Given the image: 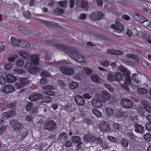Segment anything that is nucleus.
Instances as JSON below:
<instances>
[{
	"mask_svg": "<svg viewBox=\"0 0 151 151\" xmlns=\"http://www.w3.org/2000/svg\"><path fill=\"white\" fill-rule=\"evenodd\" d=\"M75 100L76 103L79 105L83 106L85 104V100L83 97L80 95L76 96L75 97Z\"/></svg>",
	"mask_w": 151,
	"mask_h": 151,
	"instance_id": "1a4fd4ad",
	"label": "nucleus"
},
{
	"mask_svg": "<svg viewBox=\"0 0 151 151\" xmlns=\"http://www.w3.org/2000/svg\"><path fill=\"white\" fill-rule=\"evenodd\" d=\"M24 64V60L21 59H19L16 62V65L18 67H22Z\"/></svg>",
	"mask_w": 151,
	"mask_h": 151,
	"instance_id": "c9c22d12",
	"label": "nucleus"
},
{
	"mask_svg": "<svg viewBox=\"0 0 151 151\" xmlns=\"http://www.w3.org/2000/svg\"><path fill=\"white\" fill-rule=\"evenodd\" d=\"M134 18L136 21L141 23H143L145 22H147L148 23H150L149 21H147L146 18L138 14L134 15Z\"/></svg>",
	"mask_w": 151,
	"mask_h": 151,
	"instance_id": "4468645a",
	"label": "nucleus"
},
{
	"mask_svg": "<svg viewBox=\"0 0 151 151\" xmlns=\"http://www.w3.org/2000/svg\"><path fill=\"white\" fill-rule=\"evenodd\" d=\"M16 114V112L14 111H12L3 113L2 116L4 118H8L9 117H13Z\"/></svg>",
	"mask_w": 151,
	"mask_h": 151,
	"instance_id": "dca6fc26",
	"label": "nucleus"
},
{
	"mask_svg": "<svg viewBox=\"0 0 151 151\" xmlns=\"http://www.w3.org/2000/svg\"><path fill=\"white\" fill-rule=\"evenodd\" d=\"M13 64L12 63H8L4 65L5 68L7 70H10L12 68Z\"/></svg>",
	"mask_w": 151,
	"mask_h": 151,
	"instance_id": "09e8293b",
	"label": "nucleus"
},
{
	"mask_svg": "<svg viewBox=\"0 0 151 151\" xmlns=\"http://www.w3.org/2000/svg\"><path fill=\"white\" fill-rule=\"evenodd\" d=\"M84 70L86 73L88 75H91L93 72V71L92 70L88 68H84Z\"/></svg>",
	"mask_w": 151,
	"mask_h": 151,
	"instance_id": "864d4df0",
	"label": "nucleus"
},
{
	"mask_svg": "<svg viewBox=\"0 0 151 151\" xmlns=\"http://www.w3.org/2000/svg\"><path fill=\"white\" fill-rule=\"evenodd\" d=\"M103 16L104 14L102 12H96L91 13L90 15V17L91 19L94 20H96L101 19Z\"/></svg>",
	"mask_w": 151,
	"mask_h": 151,
	"instance_id": "0eeeda50",
	"label": "nucleus"
},
{
	"mask_svg": "<svg viewBox=\"0 0 151 151\" xmlns=\"http://www.w3.org/2000/svg\"><path fill=\"white\" fill-rule=\"evenodd\" d=\"M41 75L42 77H48L50 76V74L47 71L43 70L42 72Z\"/></svg>",
	"mask_w": 151,
	"mask_h": 151,
	"instance_id": "5fc2aeb1",
	"label": "nucleus"
},
{
	"mask_svg": "<svg viewBox=\"0 0 151 151\" xmlns=\"http://www.w3.org/2000/svg\"><path fill=\"white\" fill-rule=\"evenodd\" d=\"M115 81H121L123 78L122 75L119 73H117L115 75Z\"/></svg>",
	"mask_w": 151,
	"mask_h": 151,
	"instance_id": "a19ab883",
	"label": "nucleus"
},
{
	"mask_svg": "<svg viewBox=\"0 0 151 151\" xmlns=\"http://www.w3.org/2000/svg\"><path fill=\"white\" fill-rule=\"evenodd\" d=\"M107 79L109 81H115V77L112 73H109L108 74Z\"/></svg>",
	"mask_w": 151,
	"mask_h": 151,
	"instance_id": "4c0bfd02",
	"label": "nucleus"
},
{
	"mask_svg": "<svg viewBox=\"0 0 151 151\" xmlns=\"http://www.w3.org/2000/svg\"><path fill=\"white\" fill-rule=\"evenodd\" d=\"M81 138L78 136H73L72 138V141L73 143H78L81 141Z\"/></svg>",
	"mask_w": 151,
	"mask_h": 151,
	"instance_id": "58836bf2",
	"label": "nucleus"
},
{
	"mask_svg": "<svg viewBox=\"0 0 151 151\" xmlns=\"http://www.w3.org/2000/svg\"><path fill=\"white\" fill-rule=\"evenodd\" d=\"M43 89L45 90H53L54 89V87L52 85H48L43 87Z\"/></svg>",
	"mask_w": 151,
	"mask_h": 151,
	"instance_id": "4d7b16f0",
	"label": "nucleus"
},
{
	"mask_svg": "<svg viewBox=\"0 0 151 151\" xmlns=\"http://www.w3.org/2000/svg\"><path fill=\"white\" fill-rule=\"evenodd\" d=\"M95 99H96L98 101H101V103H104V100L103 99L102 94H101L99 93H97L95 96Z\"/></svg>",
	"mask_w": 151,
	"mask_h": 151,
	"instance_id": "f704fd0d",
	"label": "nucleus"
},
{
	"mask_svg": "<svg viewBox=\"0 0 151 151\" xmlns=\"http://www.w3.org/2000/svg\"><path fill=\"white\" fill-rule=\"evenodd\" d=\"M120 71L123 73L125 76L126 77L127 80L126 81V83L128 85H130L131 84V80L129 75V72L126 68L124 67H121L120 68Z\"/></svg>",
	"mask_w": 151,
	"mask_h": 151,
	"instance_id": "7ed1b4c3",
	"label": "nucleus"
},
{
	"mask_svg": "<svg viewBox=\"0 0 151 151\" xmlns=\"http://www.w3.org/2000/svg\"><path fill=\"white\" fill-rule=\"evenodd\" d=\"M92 105L94 107L99 108L103 106V104L96 99L93 98L91 101Z\"/></svg>",
	"mask_w": 151,
	"mask_h": 151,
	"instance_id": "f8f14e48",
	"label": "nucleus"
},
{
	"mask_svg": "<svg viewBox=\"0 0 151 151\" xmlns=\"http://www.w3.org/2000/svg\"><path fill=\"white\" fill-rule=\"evenodd\" d=\"M92 112L93 114L98 117H100L102 116V114L101 112L95 109H92Z\"/></svg>",
	"mask_w": 151,
	"mask_h": 151,
	"instance_id": "c85d7f7f",
	"label": "nucleus"
},
{
	"mask_svg": "<svg viewBox=\"0 0 151 151\" xmlns=\"http://www.w3.org/2000/svg\"><path fill=\"white\" fill-rule=\"evenodd\" d=\"M30 46V44L27 41L20 40L19 47L25 48H28Z\"/></svg>",
	"mask_w": 151,
	"mask_h": 151,
	"instance_id": "412c9836",
	"label": "nucleus"
},
{
	"mask_svg": "<svg viewBox=\"0 0 151 151\" xmlns=\"http://www.w3.org/2000/svg\"><path fill=\"white\" fill-rule=\"evenodd\" d=\"M20 40L15 38L13 37H11L10 39L11 44L14 47L18 46L20 43Z\"/></svg>",
	"mask_w": 151,
	"mask_h": 151,
	"instance_id": "6ab92c4d",
	"label": "nucleus"
},
{
	"mask_svg": "<svg viewBox=\"0 0 151 151\" xmlns=\"http://www.w3.org/2000/svg\"><path fill=\"white\" fill-rule=\"evenodd\" d=\"M100 63L102 65L105 67L108 66L109 64V62L108 61H100Z\"/></svg>",
	"mask_w": 151,
	"mask_h": 151,
	"instance_id": "052dcab7",
	"label": "nucleus"
},
{
	"mask_svg": "<svg viewBox=\"0 0 151 151\" xmlns=\"http://www.w3.org/2000/svg\"><path fill=\"white\" fill-rule=\"evenodd\" d=\"M101 94L102 95L103 99L104 100V103L106 101L109 100L111 98L110 95L106 91L102 92Z\"/></svg>",
	"mask_w": 151,
	"mask_h": 151,
	"instance_id": "4be33fe9",
	"label": "nucleus"
},
{
	"mask_svg": "<svg viewBox=\"0 0 151 151\" xmlns=\"http://www.w3.org/2000/svg\"><path fill=\"white\" fill-rule=\"evenodd\" d=\"M79 86V85L76 82H73L70 84V88L71 89H76Z\"/></svg>",
	"mask_w": 151,
	"mask_h": 151,
	"instance_id": "a18cd8bd",
	"label": "nucleus"
},
{
	"mask_svg": "<svg viewBox=\"0 0 151 151\" xmlns=\"http://www.w3.org/2000/svg\"><path fill=\"white\" fill-rule=\"evenodd\" d=\"M137 91L139 94L145 95L147 92V90L145 88H139L137 89Z\"/></svg>",
	"mask_w": 151,
	"mask_h": 151,
	"instance_id": "49530a36",
	"label": "nucleus"
},
{
	"mask_svg": "<svg viewBox=\"0 0 151 151\" xmlns=\"http://www.w3.org/2000/svg\"><path fill=\"white\" fill-rule=\"evenodd\" d=\"M72 143L71 141L69 140H67L65 144V147L70 148L72 146Z\"/></svg>",
	"mask_w": 151,
	"mask_h": 151,
	"instance_id": "13d9d810",
	"label": "nucleus"
},
{
	"mask_svg": "<svg viewBox=\"0 0 151 151\" xmlns=\"http://www.w3.org/2000/svg\"><path fill=\"white\" fill-rule=\"evenodd\" d=\"M60 69L62 73L67 76H71L73 75L74 72L72 68L67 66H61L60 67Z\"/></svg>",
	"mask_w": 151,
	"mask_h": 151,
	"instance_id": "f03ea898",
	"label": "nucleus"
},
{
	"mask_svg": "<svg viewBox=\"0 0 151 151\" xmlns=\"http://www.w3.org/2000/svg\"><path fill=\"white\" fill-rule=\"evenodd\" d=\"M32 103L31 102H29L26 107V110L29 111L32 108Z\"/></svg>",
	"mask_w": 151,
	"mask_h": 151,
	"instance_id": "0e129e2a",
	"label": "nucleus"
},
{
	"mask_svg": "<svg viewBox=\"0 0 151 151\" xmlns=\"http://www.w3.org/2000/svg\"><path fill=\"white\" fill-rule=\"evenodd\" d=\"M126 112H122L121 111H118L116 113V116L118 119L121 118L126 116Z\"/></svg>",
	"mask_w": 151,
	"mask_h": 151,
	"instance_id": "7c9ffc66",
	"label": "nucleus"
},
{
	"mask_svg": "<svg viewBox=\"0 0 151 151\" xmlns=\"http://www.w3.org/2000/svg\"><path fill=\"white\" fill-rule=\"evenodd\" d=\"M43 93L44 94L50 96H54L55 95V92L51 90L44 91H43Z\"/></svg>",
	"mask_w": 151,
	"mask_h": 151,
	"instance_id": "37998d69",
	"label": "nucleus"
},
{
	"mask_svg": "<svg viewBox=\"0 0 151 151\" xmlns=\"http://www.w3.org/2000/svg\"><path fill=\"white\" fill-rule=\"evenodd\" d=\"M121 104L123 107L128 108H132L133 105L132 101L126 98L123 99L121 100Z\"/></svg>",
	"mask_w": 151,
	"mask_h": 151,
	"instance_id": "20e7f679",
	"label": "nucleus"
},
{
	"mask_svg": "<svg viewBox=\"0 0 151 151\" xmlns=\"http://www.w3.org/2000/svg\"><path fill=\"white\" fill-rule=\"evenodd\" d=\"M81 7L85 9H87L88 8V4L87 2L83 1L82 2L81 4Z\"/></svg>",
	"mask_w": 151,
	"mask_h": 151,
	"instance_id": "e2e57ef3",
	"label": "nucleus"
},
{
	"mask_svg": "<svg viewBox=\"0 0 151 151\" xmlns=\"http://www.w3.org/2000/svg\"><path fill=\"white\" fill-rule=\"evenodd\" d=\"M15 89L14 87L10 84L6 85L3 88V91L6 93L8 94L15 91Z\"/></svg>",
	"mask_w": 151,
	"mask_h": 151,
	"instance_id": "6e6552de",
	"label": "nucleus"
},
{
	"mask_svg": "<svg viewBox=\"0 0 151 151\" xmlns=\"http://www.w3.org/2000/svg\"><path fill=\"white\" fill-rule=\"evenodd\" d=\"M104 113L106 116L109 118L112 117L114 115V110L110 107H107L105 108Z\"/></svg>",
	"mask_w": 151,
	"mask_h": 151,
	"instance_id": "9b49d317",
	"label": "nucleus"
},
{
	"mask_svg": "<svg viewBox=\"0 0 151 151\" xmlns=\"http://www.w3.org/2000/svg\"><path fill=\"white\" fill-rule=\"evenodd\" d=\"M73 59L79 63H83L85 61V59L84 57L80 55H77Z\"/></svg>",
	"mask_w": 151,
	"mask_h": 151,
	"instance_id": "b1692460",
	"label": "nucleus"
},
{
	"mask_svg": "<svg viewBox=\"0 0 151 151\" xmlns=\"http://www.w3.org/2000/svg\"><path fill=\"white\" fill-rule=\"evenodd\" d=\"M39 71V69L35 66H33L29 71V73H31L35 74L37 73Z\"/></svg>",
	"mask_w": 151,
	"mask_h": 151,
	"instance_id": "2f4dec72",
	"label": "nucleus"
},
{
	"mask_svg": "<svg viewBox=\"0 0 151 151\" xmlns=\"http://www.w3.org/2000/svg\"><path fill=\"white\" fill-rule=\"evenodd\" d=\"M23 127L22 124L20 122H17L14 124L13 125V130L16 133H18L20 132Z\"/></svg>",
	"mask_w": 151,
	"mask_h": 151,
	"instance_id": "ddd939ff",
	"label": "nucleus"
},
{
	"mask_svg": "<svg viewBox=\"0 0 151 151\" xmlns=\"http://www.w3.org/2000/svg\"><path fill=\"white\" fill-rule=\"evenodd\" d=\"M134 126V130L136 132L139 134H142L144 133V128L142 126L136 123L135 124Z\"/></svg>",
	"mask_w": 151,
	"mask_h": 151,
	"instance_id": "f3484780",
	"label": "nucleus"
},
{
	"mask_svg": "<svg viewBox=\"0 0 151 151\" xmlns=\"http://www.w3.org/2000/svg\"><path fill=\"white\" fill-rule=\"evenodd\" d=\"M111 28L114 29L115 32L120 33L124 29V25L120 22L116 21L114 24H112Z\"/></svg>",
	"mask_w": 151,
	"mask_h": 151,
	"instance_id": "f257e3e1",
	"label": "nucleus"
},
{
	"mask_svg": "<svg viewBox=\"0 0 151 151\" xmlns=\"http://www.w3.org/2000/svg\"><path fill=\"white\" fill-rule=\"evenodd\" d=\"M59 4L60 5V6L64 7H65L67 5V2L66 1H60L59 2Z\"/></svg>",
	"mask_w": 151,
	"mask_h": 151,
	"instance_id": "338daca9",
	"label": "nucleus"
},
{
	"mask_svg": "<svg viewBox=\"0 0 151 151\" xmlns=\"http://www.w3.org/2000/svg\"><path fill=\"white\" fill-rule=\"evenodd\" d=\"M6 83V81L5 77L1 76H0V84L4 85Z\"/></svg>",
	"mask_w": 151,
	"mask_h": 151,
	"instance_id": "3c124183",
	"label": "nucleus"
},
{
	"mask_svg": "<svg viewBox=\"0 0 151 151\" xmlns=\"http://www.w3.org/2000/svg\"><path fill=\"white\" fill-rule=\"evenodd\" d=\"M41 99L42 102L45 103H50L52 102L51 98L49 96L42 97Z\"/></svg>",
	"mask_w": 151,
	"mask_h": 151,
	"instance_id": "72a5a7b5",
	"label": "nucleus"
},
{
	"mask_svg": "<svg viewBox=\"0 0 151 151\" xmlns=\"http://www.w3.org/2000/svg\"><path fill=\"white\" fill-rule=\"evenodd\" d=\"M37 55L34 54L30 56V59L34 65H37L38 63Z\"/></svg>",
	"mask_w": 151,
	"mask_h": 151,
	"instance_id": "5701e85b",
	"label": "nucleus"
},
{
	"mask_svg": "<svg viewBox=\"0 0 151 151\" xmlns=\"http://www.w3.org/2000/svg\"><path fill=\"white\" fill-rule=\"evenodd\" d=\"M151 137V134L150 133L146 134L144 135V139L147 141H149Z\"/></svg>",
	"mask_w": 151,
	"mask_h": 151,
	"instance_id": "8fccbe9b",
	"label": "nucleus"
},
{
	"mask_svg": "<svg viewBox=\"0 0 151 151\" xmlns=\"http://www.w3.org/2000/svg\"><path fill=\"white\" fill-rule=\"evenodd\" d=\"M104 87L107 89H108L110 91L113 92L114 91V89L112 86L109 84L106 83L104 85Z\"/></svg>",
	"mask_w": 151,
	"mask_h": 151,
	"instance_id": "603ef678",
	"label": "nucleus"
},
{
	"mask_svg": "<svg viewBox=\"0 0 151 151\" xmlns=\"http://www.w3.org/2000/svg\"><path fill=\"white\" fill-rule=\"evenodd\" d=\"M19 82L22 84L24 87L29 83V80L27 78H21L19 80Z\"/></svg>",
	"mask_w": 151,
	"mask_h": 151,
	"instance_id": "473e14b6",
	"label": "nucleus"
},
{
	"mask_svg": "<svg viewBox=\"0 0 151 151\" xmlns=\"http://www.w3.org/2000/svg\"><path fill=\"white\" fill-rule=\"evenodd\" d=\"M7 81L9 83H13L17 80L16 77L11 74H7L6 76Z\"/></svg>",
	"mask_w": 151,
	"mask_h": 151,
	"instance_id": "a211bd4d",
	"label": "nucleus"
},
{
	"mask_svg": "<svg viewBox=\"0 0 151 151\" xmlns=\"http://www.w3.org/2000/svg\"><path fill=\"white\" fill-rule=\"evenodd\" d=\"M16 59V57L14 56H12L9 57L8 59L7 60L9 62H13Z\"/></svg>",
	"mask_w": 151,
	"mask_h": 151,
	"instance_id": "774afa93",
	"label": "nucleus"
},
{
	"mask_svg": "<svg viewBox=\"0 0 151 151\" xmlns=\"http://www.w3.org/2000/svg\"><path fill=\"white\" fill-rule=\"evenodd\" d=\"M13 71L14 72V74H22L24 73L25 71L19 68L14 69Z\"/></svg>",
	"mask_w": 151,
	"mask_h": 151,
	"instance_id": "c03bdc74",
	"label": "nucleus"
},
{
	"mask_svg": "<svg viewBox=\"0 0 151 151\" xmlns=\"http://www.w3.org/2000/svg\"><path fill=\"white\" fill-rule=\"evenodd\" d=\"M56 127V123L53 121H50L47 122L44 126V128L50 131L54 130Z\"/></svg>",
	"mask_w": 151,
	"mask_h": 151,
	"instance_id": "39448f33",
	"label": "nucleus"
},
{
	"mask_svg": "<svg viewBox=\"0 0 151 151\" xmlns=\"http://www.w3.org/2000/svg\"><path fill=\"white\" fill-rule=\"evenodd\" d=\"M99 129L102 131L106 132L109 130L110 127L107 122H102L99 126Z\"/></svg>",
	"mask_w": 151,
	"mask_h": 151,
	"instance_id": "9d476101",
	"label": "nucleus"
},
{
	"mask_svg": "<svg viewBox=\"0 0 151 151\" xmlns=\"http://www.w3.org/2000/svg\"><path fill=\"white\" fill-rule=\"evenodd\" d=\"M41 22L43 23L48 26H52V24L50 22H47L43 20H41Z\"/></svg>",
	"mask_w": 151,
	"mask_h": 151,
	"instance_id": "680f3d73",
	"label": "nucleus"
},
{
	"mask_svg": "<svg viewBox=\"0 0 151 151\" xmlns=\"http://www.w3.org/2000/svg\"><path fill=\"white\" fill-rule=\"evenodd\" d=\"M64 12V11L63 9H60L58 8L55 9L54 11V13L57 15L63 14Z\"/></svg>",
	"mask_w": 151,
	"mask_h": 151,
	"instance_id": "e433bc0d",
	"label": "nucleus"
},
{
	"mask_svg": "<svg viewBox=\"0 0 151 151\" xmlns=\"http://www.w3.org/2000/svg\"><path fill=\"white\" fill-rule=\"evenodd\" d=\"M95 139V137L91 134L88 133L84 135L83 140L86 142H91L93 141Z\"/></svg>",
	"mask_w": 151,
	"mask_h": 151,
	"instance_id": "2eb2a0df",
	"label": "nucleus"
},
{
	"mask_svg": "<svg viewBox=\"0 0 151 151\" xmlns=\"http://www.w3.org/2000/svg\"><path fill=\"white\" fill-rule=\"evenodd\" d=\"M128 137L131 139L134 140L135 137L134 134L131 132H129L127 134Z\"/></svg>",
	"mask_w": 151,
	"mask_h": 151,
	"instance_id": "69168bd1",
	"label": "nucleus"
},
{
	"mask_svg": "<svg viewBox=\"0 0 151 151\" xmlns=\"http://www.w3.org/2000/svg\"><path fill=\"white\" fill-rule=\"evenodd\" d=\"M93 94L92 93H85L83 95V98L85 99H90L91 98Z\"/></svg>",
	"mask_w": 151,
	"mask_h": 151,
	"instance_id": "ea45409f",
	"label": "nucleus"
},
{
	"mask_svg": "<svg viewBox=\"0 0 151 151\" xmlns=\"http://www.w3.org/2000/svg\"><path fill=\"white\" fill-rule=\"evenodd\" d=\"M135 34L133 36V37L136 39L141 38L142 37L143 34L142 31L138 30L136 31L135 32Z\"/></svg>",
	"mask_w": 151,
	"mask_h": 151,
	"instance_id": "a878e982",
	"label": "nucleus"
},
{
	"mask_svg": "<svg viewBox=\"0 0 151 151\" xmlns=\"http://www.w3.org/2000/svg\"><path fill=\"white\" fill-rule=\"evenodd\" d=\"M142 104L144 105L145 109L147 111L151 112V108L149 105V103L147 101L142 102Z\"/></svg>",
	"mask_w": 151,
	"mask_h": 151,
	"instance_id": "cd10ccee",
	"label": "nucleus"
},
{
	"mask_svg": "<svg viewBox=\"0 0 151 151\" xmlns=\"http://www.w3.org/2000/svg\"><path fill=\"white\" fill-rule=\"evenodd\" d=\"M32 65L31 61L30 60H28L24 66V68L26 70H29V71L32 68Z\"/></svg>",
	"mask_w": 151,
	"mask_h": 151,
	"instance_id": "c756f323",
	"label": "nucleus"
},
{
	"mask_svg": "<svg viewBox=\"0 0 151 151\" xmlns=\"http://www.w3.org/2000/svg\"><path fill=\"white\" fill-rule=\"evenodd\" d=\"M121 144L123 146L127 147L128 146V142L126 139H123L121 140Z\"/></svg>",
	"mask_w": 151,
	"mask_h": 151,
	"instance_id": "de8ad7c7",
	"label": "nucleus"
},
{
	"mask_svg": "<svg viewBox=\"0 0 151 151\" xmlns=\"http://www.w3.org/2000/svg\"><path fill=\"white\" fill-rule=\"evenodd\" d=\"M43 97V95L41 93H32L28 97L29 99L32 101H38L41 99Z\"/></svg>",
	"mask_w": 151,
	"mask_h": 151,
	"instance_id": "423d86ee",
	"label": "nucleus"
},
{
	"mask_svg": "<svg viewBox=\"0 0 151 151\" xmlns=\"http://www.w3.org/2000/svg\"><path fill=\"white\" fill-rule=\"evenodd\" d=\"M91 79L93 81L96 83H100L101 79L99 76L96 75H93L91 76Z\"/></svg>",
	"mask_w": 151,
	"mask_h": 151,
	"instance_id": "bb28decb",
	"label": "nucleus"
},
{
	"mask_svg": "<svg viewBox=\"0 0 151 151\" xmlns=\"http://www.w3.org/2000/svg\"><path fill=\"white\" fill-rule=\"evenodd\" d=\"M15 87L17 89H20L24 87L20 82L15 83Z\"/></svg>",
	"mask_w": 151,
	"mask_h": 151,
	"instance_id": "6e6d98bb",
	"label": "nucleus"
},
{
	"mask_svg": "<svg viewBox=\"0 0 151 151\" xmlns=\"http://www.w3.org/2000/svg\"><path fill=\"white\" fill-rule=\"evenodd\" d=\"M132 80L134 82L137 83H140V81L138 79V77L136 74H134L132 76Z\"/></svg>",
	"mask_w": 151,
	"mask_h": 151,
	"instance_id": "79ce46f5",
	"label": "nucleus"
},
{
	"mask_svg": "<svg viewBox=\"0 0 151 151\" xmlns=\"http://www.w3.org/2000/svg\"><path fill=\"white\" fill-rule=\"evenodd\" d=\"M67 139V135L66 133L63 132L60 134L59 137V141L61 142Z\"/></svg>",
	"mask_w": 151,
	"mask_h": 151,
	"instance_id": "393cba45",
	"label": "nucleus"
},
{
	"mask_svg": "<svg viewBox=\"0 0 151 151\" xmlns=\"http://www.w3.org/2000/svg\"><path fill=\"white\" fill-rule=\"evenodd\" d=\"M107 138L111 141L115 142L117 141V139L115 137H113L110 136H107Z\"/></svg>",
	"mask_w": 151,
	"mask_h": 151,
	"instance_id": "bf43d9fd",
	"label": "nucleus"
},
{
	"mask_svg": "<svg viewBox=\"0 0 151 151\" xmlns=\"http://www.w3.org/2000/svg\"><path fill=\"white\" fill-rule=\"evenodd\" d=\"M18 54L20 57L25 59L28 60L29 58L28 53L25 50H20Z\"/></svg>",
	"mask_w": 151,
	"mask_h": 151,
	"instance_id": "aec40b11",
	"label": "nucleus"
}]
</instances>
